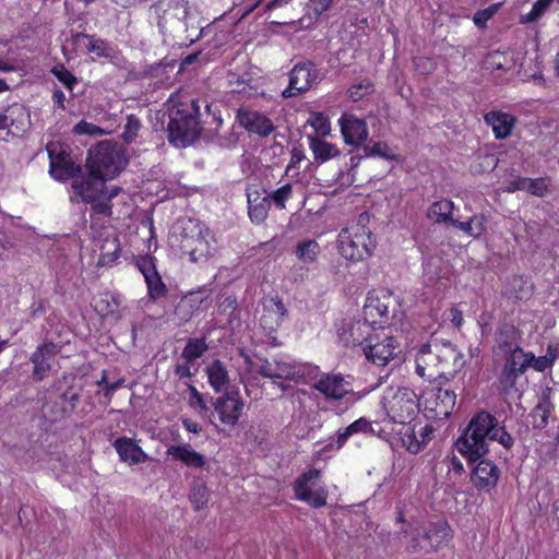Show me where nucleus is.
Segmentation results:
<instances>
[{
	"instance_id": "43",
	"label": "nucleus",
	"mask_w": 559,
	"mask_h": 559,
	"mask_svg": "<svg viewBox=\"0 0 559 559\" xmlns=\"http://www.w3.org/2000/svg\"><path fill=\"white\" fill-rule=\"evenodd\" d=\"M267 195L270 197V201H273L276 207L284 209L286 201L293 195V186L290 183H286Z\"/></svg>"
},
{
	"instance_id": "55",
	"label": "nucleus",
	"mask_w": 559,
	"mask_h": 559,
	"mask_svg": "<svg viewBox=\"0 0 559 559\" xmlns=\"http://www.w3.org/2000/svg\"><path fill=\"white\" fill-rule=\"evenodd\" d=\"M469 222L472 223V230L474 233V238L479 237L486 229V223H487L486 217L483 214L474 215L469 219Z\"/></svg>"
},
{
	"instance_id": "21",
	"label": "nucleus",
	"mask_w": 559,
	"mask_h": 559,
	"mask_svg": "<svg viewBox=\"0 0 559 559\" xmlns=\"http://www.w3.org/2000/svg\"><path fill=\"white\" fill-rule=\"evenodd\" d=\"M379 329L370 322V320H366L365 316L362 319H358L353 321L348 329L344 331L342 334V338L346 345L352 346H366V343H369V338L374 336L379 331Z\"/></svg>"
},
{
	"instance_id": "29",
	"label": "nucleus",
	"mask_w": 559,
	"mask_h": 559,
	"mask_svg": "<svg viewBox=\"0 0 559 559\" xmlns=\"http://www.w3.org/2000/svg\"><path fill=\"white\" fill-rule=\"evenodd\" d=\"M121 251L120 241L117 236H107L100 245L98 266H111L119 258Z\"/></svg>"
},
{
	"instance_id": "39",
	"label": "nucleus",
	"mask_w": 559,
	"mask_h": 559,
	"mask_svg": "<svg viewBox=\"0 0 559 559\" xmlns=\"http://www.w3.org/2000/svg\"><path fill=\"white\" fill-rule=\"evenodd\" d=\"M60 399L63 404L68 403L69 406L61 407L56 412L53 409H51L50 414H51L52 421L60 420V419L64 418L67 415H69L70 413H72L76 406V403L80 400V395L76 392L71 393V392L67 391L60 396Z\"/></svg>"
},
{
	"instance_id": "61",
	"label": "nucleus",
	"mask_w": 559,
	"mask_h": 559,
	"mask_svg": "<svg viewBox=\"0 0 559 559\" xmlns=\"http://www.w3.org/2000/svg\"><path fill=\"white\" fill-rule=\"evenodd\" d=\"M415 66L421 74H428L433 70L432 61L427 58L415 59Z\"/></svg>"
},
{
	"instance_id": "19",
	"label": "nucleus",
	"mask_w": 559,
	"mask_h": 559,
	"mask_svg": "<svg viewBox=\"0 0 559 559\" xmlns=\"http://www.w3.org/2000/svg\"><path fill=\"white\" fill-rule=\"evenodd\" d=\"M243 408V402L238 392H228L218 397L215 403V411L218 413L223 424L235 426Z\"/></svg>"
},
{
	"instance_id": "15",
	"label": "nucleus",
	"mask_w": 559,
	"mask_h": 559,
	"mask_svg": "<svg viewBox=\"0 0 559 559\" xmlns=\"http://www.w3.org/2000/svg\"><path fill=\"white\" fill-rule=\"evenodd\" d=\"M46 150L49 157V173L56 180L63 181L70 178L73 180L81 173V167L72 162L59 142H49Z\"/></svg>"
},
{
	"instance_id": "35",
	"label": "nucleus",
	"mask_w": 559,
	"mask_h": 559,
	"mask_svg": "<svg viewBox=\"0 0 559 559\" xmlns=\"http://www.w3.org/2000/svg\"><path fill=\"white\" fill-rule=\"evenodd\" d=\"M516 341L518 332L512 325H504L497 333V343L503 354L512 350L515 347H520L516 344Z\"/></svg>"
},
{
	"instance_id": "7",
	"label": "nucleus",
	"mask_w": 559,
	"mask_h": 559,
	"mask_svg": "<svg viewBox=\"0 0 559 559\" xmlns=\"http://www.w3.org/2000/svg\"><path fill=\"white\" fill-rule=\"evenodd\" d=\"M362 313L366 320L378 325L379 330H383L385 324H397L403 319V310L397 298L385 290L368 294Z\"/></svg>"
},
{
	"instance_id": "6",
	"label": "nucleus",
	"mask_w": 559,
	"mask_h": 559,
	"mask_svg": "<svg viewBox=\"0 0 559 559\" xmlns=\"http://www.w3.org/2000/svg\"><path fill=\"white\" fill-rule=\"evenodd\" d=\"M255 371L264 378L306 382L316 377L318 368L309 364H297L285 356L272 359L258 358Z\"/></svg>"
},
{
	"instance_id": "46",
	"label": "nucleus",
	"mask_w": 559,
	"mask_h": 559,
	"mask_svg": "<svg viewBox=\"0 0 559 559\" xmlns=\"http://www.w3.org/2000/svg\"><path fill=\"white\" fill-rule=\"evenodd\" d=\"M486 67L492 71L506 70L509 68L508 60L504 53L500 51L490 52L486 58Z\"/></svg>"
},
{
	"instance_id": "10",
	"label": "nucleus",
	"mask_w": 559,
	"mask_h": 559,
	"mask_svg": "<svg viewBox=\"0 0 559 559\" xmlns=\"http://www.w3.org/2000/svg\"><path fill=\"white\" fill-rule=\"evenodd\" d=\"M126 164L120 150L110 142H100L90 150L87 168L105 179L117 176Z\"/></svg>"
},
{
	"instance_id": "36",
	"label": "nucleus",
	"mask_w": 559,
	"mask_h": 559,
	"mask_svg": "<svg viewBox=\"0 0 559 559\" xmlns=\"http://www.w3.org/2000/svg\"><path fill=\"white\" fill-rule=\"evenodd\" d=\"M320 253L319 243L316 240H305L297 245L296 255L304 263H312Z\"/></svg>"
},
{
	"instance_id": "56",
	"label": "nucleus",
	"mask_w": 559,
	"mask_h": 559,
	"mask_svg": "<svg viewBox=\"0 0 559 559\" xmlns=\"http://www.w3.org/2000/svg\"><path fill=\"white\" fill-rule=\"evenodd\" d=\"M370 87V83L368 81L360 82L349 88V96L353 100H359L365 96L367 91Z\"/></svg>"
},
{
	"instance_id": "44",
	"label": "nucleus",
	"mask_w": 559,
	"mask_h": 559,
	"mask_svg": "<svg viewBox=\"0 0 559 559\" xmlns=\"http://www.w3.org/2000/svg\"><path fill=\"white\" fill-rule=\"evenodd\" d=\"M190 501L193 503L197 510L203 508L209 500V491L207 488L202 484H197L192 487L190 495Z\"/></svg>"
},
{
	"instance_id": "48",
	"label": "nucleus",
	"mask_w": 559,
	"mask_h": 559,
	"mask_svg": "<svg viewBox=\"0 0 559 559\" xmlns=\"http://www.w3.org/2000/svg\"><path fill=\"white\" fill-rule=\"evenodd\" d=\"M286 313H287V310L285 308L284 302L281 299H276V300H274V308L270 311V314L263 316L262 323H264L266 325L267 319L269 318L273 319L272 316H275L274 322H275V325L278 326L282 323L283 319L286 317Z\"/></svg>"
},
{
	"instance_id": "58",
	"label": "nucleus",
	"mask_w": 559,
	"mask_h": 559,
	"mask_svg": "<svg viewBox=\"0 0 559 559\" xmlns=\"http://www.w3.org/2000/svg\"><path fill=\"white\" fill-rule=\"evenodd\" d=\"M175 314L178 316L180 320L188 321L192 314V306L185 301H181L176 307Z\"/></svg>"
},
{
	"instance_id": "40",
	"label": "nucleus",
	"mask_w": 559,
	"mask_h": 559,
	"mask_svg": "<svg viewBox=\"0 0 559 559\" xmlns=\"http://www.w3.org/2000/svg\"><path fill=\"white\" fill-rule=\"evenodd\" d=\"M7 112L13 120L14 131L24 132L29 118L25 108L20 104H13L8 107Z\"/></svg>"
},
{
	"instance_id": "5",
	"label": "nucleus",
	"mask_w": 559,
	"mask_h": 559,
	"mask_svg": "<svg viewBox=\"0 0 559 559\" xmlns=\"http://www.w3.org/2000/svg\"><path fill=\"white\" fill-rule=\"evenodd\" d=\"M200 108L199 99H191L171 110L167 126L170 143L186 147L199 138L202 130Z\"/></svg>"
},
{
	"instance_id": "24",
	"label": "nucleus",
	"mask_w": 559,
	"mask_h": 559,
	"mask_svg": "<svg viewBox=\"0 0 559 559\" xmlns=\"http://www.w3.org/2000/svg\"><path fill=\"white\" fill-rule=\"evenodd\" d=\"M552 393V388L546 386L543 389L537 405L532 409L530 416L534 429H544L548 425V418L555 408L551 401Z\"/></svg>"
},
{
	"instance_id": "57",
	"label": "nucleus",
	"mask_w": 559,
	"mask_h": 559,
	"mask_svg": "<svg viewBox=\"0 0 559 559\" xmlns=\"http://www.w3.org/2000/svg\"><path fill=\"white\" fill-rule=\"evenodd\" d=\"M124 383H126L124 378H120L117 381L111 382V383H106V385L104 386V396L107 399L108 402H110V400L114 395V392L117 391L118 389L124 386Z\"/></svg>"
},
{
	"instance_id": "14",
	"label": "nucleus",
	"mask_w": 559,
	"mask_h": 559,
	"mask_svg": "<svg viewBox=\"0 0 559 559\" xmlns=\"http://www.w3.org/2000/svg\"><path fill=\"white\" fill-rule=\"evenodd\" d=\"M504 365L498 377L501 390L508 392L514 388L518 379L528 369L527 352L522 347H515L504 353Z\"/></svg>"
},
{
	"instance_id": "33",
	"label": "nucleus",
	"mask_w": 559,
	"mask_h": 559,
	"mask_svg": "<svg viewBox=\"0 0 559 559\" xmlns=\"http://www.w3.org/2000/svg\"><path fill=\"white\" fill-rule=\"evenodd\" d=\"M310 147L313 152L314 159L318 162H326L328 159L338 155L337 147L326 141L314 136H309Z\"/></svg>"
},
{
	"instance_id": "59",
	"label": "nucleus",
	"mask_w": 559,
	"mask_h": 559,
	"mask_svg": "<svg viewBox=\"0 0 559 559\" xmlns=\"http://www.w3.org/2000/svg\"><path fill=\"white\" fill-rule=\"evenodd\" d=\"M292 157L290 162L286 168V173H288L292 168H296L299 164L305 159V154L301 150L294 147L290 152Z\"/></svg>"
},
{
	"instance_id": "23",
	"label": "nucleus",
	"mask_w": 559,
	"mask_h": 559,
	"mask_svg": "<svg viewBox=\"0 0 559 559\" xmlns=\"http://www.w3.org/2000/svg\"><path fill=\"white\" fill-rule=\"evenodd\" d=\"M248 214L252 223L261 224L265 221L271 206L270 197L255 188L247 189Z\"/></svg>"
},
{
	"instance_id": "30",
	"label": "nucleus",
	"mask_w": 559,
	"mask_h": 559,
	"mask_svg": "<svg viewBox=\"0 0 559 559\" xmlns=\"http://www.w3.org/2000/svg\"><path fill=\"white\" fill-rule=\"evenodd\" d=\"M206 373L211 386L216 392L227 389L229 383V374L225 365L221 360H214L206 367Z\"/></svg>"
},
{
	"instance_id": "32",
	"label": "nucleus",
	"mask_w": 559,
	"mask_h": 559,
	"mask_svg": "<svg viewBox=\"0 0 559 559\" xmlns=\"http://www.w3.org/2000/svg\"><path fill=\"white\" fill-rule=\"evenodd\" d=\"M456 395L448 389H438L436 393V413L438 416L448 417L454 409Z\"/></svg>"
},
{
	"instance_id": "52",
	"label": "nucleus",
	"mask_w": 559,
	"mask_h": 559,
	"mask_svg": "<svg viewBox=\"0 0 559 559\" xmlns=\"http://www.w3.org/2000/svg\"><path fill=\"white\" fill-rule=\"evenodd\" d=\"M136 265H138L140 272L143 274L144 278H146V276L157 272L156 265H155V259L151 255L141 257L138 260Z\"/></svg>"
},
{
	"instance_id": "1",
	"label": "nucleus",
	"mask_w": 559,
	"mask_h": 559,
	"mask_svg": "<svg viewBox=\"0 0 559 559\" xmlns=\"http://www.w3.org/2000/svg\"><path fill=\"white\" fill-rule=\"evenodd\" d=\"M489 441L499 442L504 449L514 445L513 437L500 426L496 416L487 411L477 412L456 441L457 451L471 463L478 461L471 474V481L479 490L495 488L500 477L499 467L490 460H481L489 452Z\"/></svg>"
},
{
	"instance_id": "28",
	"label": "nucleus",
	"mask_w": 559,
	"mask_h": 559,
	"mask_svg": "<svg viewBox=\"0 0 559 559\" xmlns=\"http://www.w3.org/2000/svg\"><path fill=\"white\" fill-rule=\"evenodd\" d=\"M72 41L76 47H84L98 57H110L112 53V49L105 40L95 39L93 36L84 33L73 34Z\"/></svg>"
},
{
	"instance_id": "54",
	"label": "nucleus",
	"mask_w": 559,
	"mask_h": 559,
	"mask_svg": "<svg viewBox=\"0 0 559 559\" xmlns=\"http://www.w3.org/2000/svg\"><path fill=\"white\" fill-rule=\"evenodd\" d=\"M333 3V0H309L308 5L316 16H320L322 13L330 10Z\"/></svg>"
},
{
	"instance_id": "25",
	"label": "nucleus",
	"mask_w": 559,
	"mask_h": 559,
	"mask_svg": "<svg viewBox=\"0 0 559 559\" xmlns=\"http://www.w3.org/2000/svg\"><path fill=\"white\" fill-rule=\"evenodd\" d=\"M114 448L119 454L120 460L129 465L139 464L148 459V455L141 449V447L127 437L118 438L114 442Z\"/></svg>"
},
{
	"instance_id": "38",
	"label": "nucleus",
	"mask_w": 559,
	"mask_h": 559,
	"mask_svg": "<svg viewBox=\"0 0 559 559\" xmlns=\"http://www.w3.org/2000/svg\"><path fill=\"white\" fill-rule=\"evenodd\" d=\"M141 129V120L133 114L128 115L121 133L122 141L127 144L134 142L139 136Z\"/></svg>"
},
{
	"instance_id": "60",
	"label": "nucleus",
	"mask_w": 559,
	"mask_h": 559,
	"mask_svg": "<svg viewBox=\"0 0 559 559\" xmlns=\"http://www.w3.org/2000/svg\"><path fill=\"white\" fill-rule=\"evenodd\" d=\"M0 130H8V134L16 135L19 132L14 131L13 120L11 116L5 111L3 115H0Z\"/></svg>"
},
{
	"instance_id": "31",
	"label": "nucleus",
	"mask_w": 559,
	"mask_h": 559,
	"mask_svg": "<svg viewBox=\"0 0 559 559\" xmlns=\"http://www.w3.org/2000/svg\"><path fill=\"white\" fill-rule=\"evenodd\" d=\"M454 210V203L450 200H440L433 202L428 211L427 217L435 223H450L453 221L452 212Z\"/></svg>"
},
{
	"instance_id": "37",
	"label": "nucleus",
	"mask_w": 559,
	"mask_h": 559,
	"mask_svg": "<svg viewBox=\"0 0 559 559\" xmlns=\"http://www.w3.org/2000/svg\"><path fill=\"white\" fill-rule=\"evenodd\" d=\"M207 345L204 338H189L187 345L182 349V357L188 362H193L200 358L206 350Z\"/></svg>"
},
{
	"instance_id": "27",
	"label": "nucleus",
	"mask_w": 559,
	"mask_h": 559,
	"mask_svg": "<svg viewBox=\"0 0 559 559\" xmlns=\"http://www.w3.org/2000/svg\"><path fill=\"white\" fill-rule=\"evenodd\" d=\"M485 121L491 126L497 139L508 138L514 127L515 118L507 112L490 111L485 115Z\"/></svg>"
},
{
	"instance_id": "64",
	"label": "nucleus",
	"mask_w": 559,
	"mask_h": 559,
	"mask_svg": "<svg viewBox=\"0 0 559 559\" xmlns=\"http://www.w3.org/2000/svg\"><path fill=\"white\" fill-rule=\"evenodd\" d=\"M52 100H53V104L64 110L66 109V105H64V102H66V95L64 93L61 91V90H55L53 93H52Z\"/></svg>"
},
{
	"instance_id": "53",
	"label": "nucleus",
	"mask_w": 559,
	"mask_h": 559,
	"mask_svg": "<svg viewBox=\"0 0 559 559\" xmlns=\"http://www.w3.org/2000/svg\"><path fill=\"white\" fill-rule=\"evenodd\" d=\"M528 359V368H533L536 371L543 372L546 369L551 368L549 365V358H545V356L536 357L532 352H527Z\"/></svg>"
},
{
	"instance_id": "20",
	"label": "nucleus",
	"mask_w": 559,
	"mask_h": 559,
	"mask_svg": "<svg viewBox=\"0 0 559 559\" xmlns=\"http://www.w3.org/2000/svg\"><path fill=\"white\" fill-rule=\"evenodd\" d=\"M338 122L346 144L359 146L367 140L368 128L365 120L346 114L340 118Z\"/></svg>"
},
{
	"instance_id": "42",
	"label": "nucleus",
	"mask_w": 559,
	"mask_h": 559,
	"mask_svg": "<svg viewBox=\"0 0 559 559\" xmlns=\"http://www.w3.org/2000/svg\"><path fill=\"white\" fill-rule=\"evenodd\" d=\"M51 73L61 82L69 91L78 84V79L63 66L57 64L52 68Z\"/></svg>"
},
{
	"instance_id": "3",
	"label": "nucleus",
	"mask_w": 559,
	"mask_h": 559,
	"mask_svg": "<svg viewBox=\"0 0 559 559\" xmlns=\"http://www.w3.org/2000/svg\"><path fill=\"white\" fill-rule=\"evenodd\" d=\"M173 238L181 253L188 255L192 262H205L217 251L212 231L192 219L178 223Z\"/></svg>"
},
{
	"instance_id": "26",
	"label": "nucleus",
	"mask_w": 559,
	"mask_h": 559,
	"mask_svg": "<svg viewBox=\"0 0 559 559\" xmlns=\"http://www.w3.org/2000/svg\"><path fill=\"white\" fill-rule=\"evenodd\" d=\"M167 454L189 467L201 468L205 464L204 455L193 450L190 444L170 445Z\"/></svg>"
},
{
	"instance_id": "17",
	"label": "nucleus",
	"mask_w": 559,
	"mask_h": 559,
	"mask_svg": "<svg viewBox=\"0 0 559 559\" xmlns=\"http://www.w3.org/2000/svg\"><path fill=\"white\" fill-rule=\"evenodd\" d=\"M326 400L340 401L352 394L350 383L340 373H323L312 385Z\"/></svg>"
},
{
	"instance_id": "2",
	"label": "nucleus",
	"mask_w": 559,
	"mask_h": 559,
	"mask_svg": "<svg viewBox=\"0 0 559 559\" xmlns=\"http://www.w3.org/2000/svg\"><path fill=\"white\" fill-rule=\"evenodd\" d=\"M464 357L448 341L431 340L421 345L416 355V373L429 381H449L463 368Z\"/></svg>"
},
{
	"instance_id": "45",
	"label": "nucleus",
	"mask_w": 559,
	"mask_h": 559,
	"mask_svg": "<svg viewBox=\"0 0 559 559\" xmlns=\"http://www.w3.org/2000/svg\"><path fill=\"white\" fill-rule=\"evenodd\" d=\"M501 3H493L486 9L479 10L474 14L473 21L479 27H486V23L498 12Z\"/></svg>"
},
{
	"instance_id": "41",
	"label": "nucleus",
	"mask_w": 559,
	"mask_h": 559,
	"mask_svg": "<svg viewBox=\"0 0 559 559\" xmlns=\"http://www.w3.org/2000/svg\"><path fill=\"white\" fill-rule=\"evenodd\" d=\"M145 283L151 299L157 300L167 294V287L158 272L146 276Z\"/></svg>"
},
{
	"instance_id": "62",
	"label": "nucleus",
	"mask_w": 559,
	"mask_h": 559,
	"mask_svg": "<svg viewBox=\"0 0 559 559\" xmlns=\"http://www.w3.org/2000/svg\"><path fill=\"white\" fill-rule=\"evenodd\" d=\"M514 283H519L520 285V292L516 293L515 297L518 299H524V298H528L530 295H531V285L524 281L522 277H519V278H514Z\"/></svg>"
},
{
	"instance_id": "34",
	"label": "nucleus",
	"mask_w": 559,
	"mask_h": 559,
	"mask_svg": "<svg viewBox=\"0 0 559 559\" xmlns=\"http://www.w3.org/2000/svg\"><path fill=\"white\" fill-rule=\"evenodd\" d=\"M370 428V423L361 417L354 423H352L349 426H347L345 429L340 430L336 436L335 440V448L341 449L346 441L349 439L350 436L358 433V432H366Z\"/></svg>"
},
{
	"instance_id": "13",
	"label": "nucleus",
	"mask_w": 559,
	"mask_h": 559,
	"mask_svg": "<svg viewBox=\"0 0 559 559\" xmlns=\"http://www.w3.org/2000/svg\"><path fill=\"white\" fill-rule=\"evenodd\" d=\"M419 533L414 535L407 545V549L412 552L420 550H432L438 549L445 545L450 539V527L447 522L439 521L436 523H429L423 528L421 537Z\"/></svg>"
},
{
	"instance_id": "9",
	"label": "nucleus",
	"mask_w": 559,
	"mask_h": 559,
	"mask_svg": "<svg viewBox=\"0 0 559 559\" xmlns=\"http://www.w3.org/2000/svg\"><path fill=\"white\" fill-rule=\"evenodd\" d=\"M337 243L341 255L354 262L369 258L376 248L371 231L359 225L342 229Z\"/></svg>"
},
{
	"instance_id": "51",
	"label": "nucleus",
	"mask_w": 559,
	"mask_h": 559,
	"mask_svg": "<svg viewBox=\"0 0 559 559\" xmlns=\"http://www.w3.org/2000/svg\"><path fill=\"white\" fill-rule=\"evenodd\" d=\"M364 152L366 156H380L385 158H392L388 154V145L382 142H376L372 144H367L364 146Z\"/></svg>"
},
{
	"instance_id": "63",
	"label": "nucleus",
	"mask_w": 559,
	"mask_h": 559,
	"mask_svg": "<svg viewBox=\"0 0 559 559\" xmlns=\"http://www.w3.org/2000/svg\"><path fill=\"white\" fill-rule=\"evenodd\" d=\"M451 225L459 228L460 230L464 231L465 234L474 237V233L472 230V223L469 221L467 222H460L457 219H453L451 222Z\"/></svg>"
},
{
	"instance_id": "11",
	"label": "nucleus",
	"mask_w": 559,
	"mask_h": 559,
	"mask_svg": "<svg viewBox=\"0 0 559 559\" xmlns=\"http://www.w3.org/2000/svg\"><path fill=\"white\" fill-rule=\"evenodd\" d=\"M368 361L376 366L384 367L397 359L401 353L400 342L383 330L369 338V343L362 349Z\"/></svg>"
},
{
	"instance_id": "16",
	"label": "nucleus",
	"mask_w": 559,
	"mask_h": 559,
	"mask_svg": "<svg viewBox=\"0 0 559 559\" xmlns=\"http://www.w3.org/2000/svg\"><path fill=\"white\" fill-rule=\"evenodd\" d=\"M318 81V71L311 63L297 64L289 73V83L283 92L285 98L294 97L308 91Z\"/></svg>"
},
{
	"instance_id": "18",
	"label": "nucleus",
	"mask_w": 559,
	"mask_h": 559,
	"mask_svg": "<svg viewBox=\"0 0 559 559\" xmlns=\"http://www.w3.org/2000/svg\"><path fill=\"white\" fill-rule=\"evenodd\" d=\"M236 121L248 132L257 133L260 136H267L274 130V124L271 119L264 114L251 110L247 107H240L237 110Z\"/></svg>"
},
{
	"instance_id": "12",
	"label": "nucleus",
	"mask_w": 559,
	"mask_h": 559,
	"mask_svg": "<svg viewBox=\"0 0 559 559\" xmlns=\"http://www.w3.org/2000/svg\"><path fill=\"white\" fill-rule=\"evenodd\" d=\"M320 475L319 469H309L301 474L294 485L295 497L312 508H321L326 504V490L323 487H317Z\"/></svg>"
},
{
	"instance_id": "47",
	"label": "nucleus",
	"mask_w": 559,
	"mask_h": 559,
	"mask_svg": "<svg viewBox=\"0 0 559 559\" xmlns=\"http://www.w3.org/2000/svg\"><path fill=\"white\" fill-rule=\"evenodd\" d=\"M512 188L510 190H523V191H530L533 194L540 195L542 192L539 191V182L536 180H532L528 178H518L516 180L511 182Z\"/></svg>"
},
{
	"instance_id": "8",
	"label": "nucleus",
	"mask_w": 559,
	"mask_h": 559,
	"mask_svg": "<svg viewBox=\"0 0 559 559\" xmlns=\"http://www.w3.org/2000/svg\"><path fill=\"white\" fill-rule=\"evenodd\" d=\"M381 404L390 421L400 425L411 424L419 409L416 393L407 388L388 389Z\"/></svg>"
},
{
	"instance_id": "50",
	"label": "nucleus",
	"mask_w": 559,
	"mask_h": 559,
	"mask_svg": "<svg viewBox=\"0 0 559 559\" xmlns=\"http://www.w3.org/2000/svg\"><path fill=\"white\" fill-rule=\"evenodd\" d=\"M75 134H88V135H102L104 131L96 124L87 122L85 120L80 121L73 128Z\"/></svg>"
},
{
	"instance_id": "22",
	"label": "nucleus",
	"mask_w": 559,
	"mask_h": 559,
	"mask_svg": "<svg viewBox=\"0 0 559 559\" xmlns=\"http://www.w3.org/2000/svg\"><path fill=\"white\" fill-rule=\"evenodd\" d=\"M56 354L57 347L53 343H46L37 347L31 356V361L34 364L33 380L41 381L48 374Z\"/></svg>"
},
{
	"instance_id": "49",
	"label": "nucleus",
	"mask_w": 559,
	"mask_h": 559,
	"mask_svg": "<svg viewBox=\"0 0 559 559\" xmlns=\"http://www.w3.org/2000/svg\"><path fill=\"white\" fill-rule=\"evenodd\" d=\"M308 121H309L310 126L319 134H322V135L326 134L330 130L329 120L322 114H313Z\"/></svg>"
},
{
	"instance_id": "4",
	"label": "nucleus",
	"mask_w": 559,
	"mask_h": 559,
	"mask_svg": "<svg viewBox=\"0 0 559 559\" xmlns=\"http://www.w3.org/2000/svg\"><path fill=\"white\" fill-rule=\"evenodd\" d=\"M107 179L88 170L79 174L71 182L75 198L91 204L92 211L104 216H111V200L121 192V188L114 186L107 188Z\"/></svg>"
}]
</instances>
